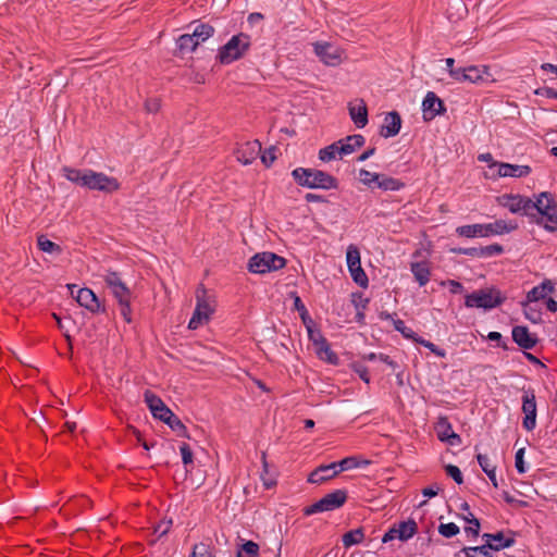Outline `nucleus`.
<instances>
[{"label":"nucleus","instance_id":"2f4dec72","mask_svg":"<svg viewBox=\"0 0 557 557\" xmlns=\"http://www.w3.org/2000/svg\"><path fill=\"white\" fill-rule=\"evenodd\" d=\"M395 527L398 533V540L400 541H407L411 539L417 532V523L413 520L400 522Z\"/></svg>","mask_w":557,"mask_h":557},{"label":"nucleus","instance_id":"b1692460","mask_svg":"<svg viewBox=\"0 0 557 557\" xmlns=\"http://www.w3.org/2000/svg\"><path fill=\"white\" fill-rule=\"evenodd\" d=\"M437 436L442 442H448L450 445H459L461 443L460 436L453 431L446 418H441L437 423Z\"/></svg>","mask_w":557,"mask_h":557},{"label":"nucleus","instance_id":"72a5a7b5","mask_svg":"<svg viewBox=\"0 0 557 557\" xmlns=\"http://www.w3.org/2000/svg\"><path fill=\"white\" fill-rule=\"evenodd\" d=\"M62 171L66 180H69L70 182L75 183L83 187L86 186L87 170L81 171L65 166Z\"/></svg>","mask_w":557,"mask_h":557},{"label":"nucleus","instance_id":"69168bd1","mask_svg":"<svg viewBox=\"0 0 557 557\" xmlns=\"http://www.w3.org/2000/svg\"><path fill=\"white\" fill-rule=\"evenodd\" d=\"M441 284L449 286V289L453 294H458L463 289L462 285L454 280H448L446 282H442Z\"/></svg>","mask_w":557,"mask_h":557},{"label":"nucleus","instance_id":"680f3d73","mask_svg":"<svg viewBox=\"0 0 557 557\" xmlns=\"http://www.w3.org/2000/svg\"><path fill=\"white\" fill-rule=\"evenodd\" d=\"M161 107V103H160V100L157 99V98H153V99H148L146 102H145V109L147 112L149 113H156L159 111Z\"/></svg>","mask_w":557,"mask_h":557},{"label":"nucleus","instance_id":"3c124183","mask_svg":"<svg viewBox=\"0 0 557 557\" xmlns=\"http://www.w3.org/2000/svg\"><path fill=\"white\" fill-rule=\"evenodd\" d=\"M446 473L457 483L461 484L463 482L462 474L460 469L457 466L448 465L446 466Z\"/></svg>","mask_w":557,"mask_h":557},{"label":"nucleus","instance_id":"5701e85b","mask_svg":"<svg viewBox=\"0 0 557 557\" xmlns=\"http://www.w3.org/2000/svg\"><path fill=\"white\" fill-rule=\"evenodd\" d=\"M338 141V148H339V158L344 156L351 154L357 149L362 147L364 145V137L362 135L356 134L347 136L344 139L337 140Z\"/></svg>","mask_w":557,"mask_h":557},{"label":"nucleus","instance_id":"6e6552de","mask_svg":"<svg viewBox=\"0 0 557 557\" xmlns=\"http://www.w3.org/2000/svg\"><path fill=\"white\" fill-rule=\"evenodd\" d=\"M502 302L500 294L495 289H480L466 296L468 308L492 309Z\"/></svg>","mask_w":557,"mask_h":557},{"label":"nucleus","instance_id":"7ed1b4c3","mask_svg":"<svg viewBox=\"0 0 557 557\" xmlns=\"http://www.w3.org/2000/svg\"><path fill=\"white\" fill-rule=\"evenodd\" d=\"M250 45V37L247 34H237L219 49L218 59L222 64H230L243 58Z\"/></svg>","mask_w":557,"mask_h":557},{"label":"nucleus","instance_id":"423d86ee","mask_svg":"<svg viewBox=\"0 0 557 557\" xmlns=\"http://www.w3.org/2000/svg\"><path fill=\"white\" fill-rule=\"evenodd\" d=\"M535 209L542 219L547 220L552 224H557V203L552 194L543 191L531 199L530 212Z\"/></svg>","mask_w":557,"mask_h":557},{"label":"nucleus","instance_id":"c756f323","mask_svg":"<svg viewBox=\"0 0 557 557\" xmlns=\"http://www.w3.org/2000/svg\"><path fill=\"white\" fill-rule=\"evenodd\" d=\"M337 467H339V472L356 468H366L368 467L371 461L368 459H363L358 456H350L342 459L339 462H336Z\"/></svg>","mask_w":557,"mask_h":557},{"label":"nucleus","instance_id":"8fccbe9b","mask_svg":"<svg viewBox=\"0 0 557 557\" xmlns=\"http://www.w3.org/2000/svg\"><path fill=\"white\" fill-rule=\"evenodd\" d=\"M190 557H212L209 546L205 543L195 544Z\"/></svg>","mask_w":557,"mask_h":557},{"label":"nucleus","instance_id":"39448f33","mask_svg":"<svg viewBox=\"0 0 557 557\" xmlns=\"http://www.w3.org/2000/svg\"><path fill=\"white\" fill-rule=\"evenodd\" d=\"M314 54L326 66H338L346 59L345 50L329 41L312 44Z\"/></svg>","mask_w":557,"mask_h":557},{"label":"nucleus","instance_id":"a211bd4d","mask_svg":"<svg viewBox=\"0 0 557 557\" xmlns=\"http://www.w3.org/2000/svg\"><path fill=\"white\" fill-rule=\"evenodd\" d=\"M401 127V117L398 112L392 111L388 112L385 117L384 122L380 129V135L384 138H389L396 136Z\"/></svg>","mask_w":557,"mask_h":557},{"label":"nucleus","instance_id":"774afa93","mask_svg":"<svg viewBox=\"0 0 557 557\" xmlns=\"http://www.w3.org/2000/svg\"><path fill=\"white\" fill-rule=\"evenodd\" d=\"M440 491V486L437 484L435 485H432V486H428L422 490V494L425 496V497H434L437 495Z\"/></svg>","mask_w":557,"mask_h":557},{"label":"nucleus","instance_id":"ea45409f","mask_svg":"<svg viewBox=\"0 0 557 557\" xmlns=\"http://www.w3.org/2000/svg\"><path fill=\"white\" fill-rule=\"evenodd\" d=\"M338 141L336 143H333L332 145L330 146H326L324 148H322L320 151H319V159L323 162H329L333 159H335L336 157H339V148H338Z\"/></svg>","mask_w":557,"mask_h":557},{"label":"nucleus","instance_id":"f3484780","mask_svg":"<svg viewBox=\"0 0 557 557\" xmlns=\"http://www.w3.org/2000/svg\"><path fill=\"white\" fill-rule=\"evenodd\" d=\"M76 300L79 306L86 308L92 313L102 311V306L96 294L89 288H81L77 292Z\"/></svg>","mask_w":557,"mask_h":557},{"label":"nucleus","instance_id":"a878e982","mask_svg":"<svg viewBox=\"0 0 557 557\" xmlns=\"http://www.w3.org/2000/svg\"><path fill=\"white\" fill-rule=\"evenodd\" d=\"M517 228V224L507 223L504 220H497L494 223L483 224L484 237L491 235H503L510 233Z\"/></svg>","mask_w":557,"mask_h":557},{"label":"nucleus","instance_id":"0eeeda50","mask_svg":"<svg viewBox=\"0 0 557 557\" xmlns=\"http://www.w3.org/2000/svg\"><path fill=\"white\" fill-rule=\"evenodd\" d=\"M347 499V493L344 490H336L326 494L317 503L305 508V515H313L315 512L331 511L342 507Z\"/></svg>","mask_w":557,"mask_h":557},{"label":"nucleus","instance_id":"473e14b6","mask_svg":"<svg viewBox=\"0 0 557 557\" xmlns=\"http://www.w3.org/2000/svg\"><path fill=\"white\" fill-rule=\"evenodd\" d=\"M405 184L397 178L392 176H387L385 174L381 175V178L376 185L377 188L384 191H397L400 190Z\"/></svg>","mask_w":557,"mask_h":557},{"label":"nucleus","instance_id":"cd10ccee","mask_svg":"<svg viewBox=\"0 0 557 557\" xmlns=\"http://www.w3.org/2000/svg\"><path fill=\"white\" fill-rule=\"evenodd\" d=\"M410 270L420 286L426 285V283L430 281L431 270L428 262H412Z\"/></svg>","mask_w":557,"mask_h":557},{"label":"nucleus","instance_id":"4d7b16f0","mask_svg":"<svg viewBox=\"0 0 557 557\" xmlns=\"http://www.w3.org/2000/svg\"><path fill=\"white\" fill-rule=\"evenodd\" d=\"M180 451H181L184 465H189L193 462V451L186 443H183L181 445Z\"/></svg>","mask_w":557,"mask_h":557},{"label":"nucleus","instance_id":"2eb2a0df","mask_svg":"<svg viewBox=\"0 0 557 557\" xmlns=\"http://www.w3.org/2000/svg\"><path fill=\"white\" fill-rule=\"evenodd\" d=\"M486 546L492 550H500L503 548L511 547L515 544V536L512 532H509V535L506 536L504 532L497 533H484L482 535Z\"/></svg>","mask_w":557,"mask_h":557},{"label":"nucleus","instance_id":"e2e57ef3","mask_svg":"<svg viewBox=\"0 0 557 557\" xmlns=\"http://www.w3.org/2000/svg\"><path fill=\"white\" fill-rule=\"evenodd\" d=\"M171 525H172V521L169 520V521H162L160 522L156 528H154V532L156 533H159L160 536H163L165 535L170 529H171Z\"/></svg>","mask_w":557,"mask_h":557},{"label":"nucleus","instance_id":"9b49d317","mask_svg":"<svg viewBox=\"0 0 557 557\" xmlns=\"http://www.w3.org/2000/svg\"><path fill=\"white\" fill-rule=\"evenodd\" d=\"M498 203L507 208L511 213L523 212L528 216H533L530 212L531 199L520 195H503L497 199Z\"/></svg>","mask_w":557,"mask_h":557},{"label":"nucleus","instance_id":"bf43d9fd","mask_svg":"<svg viewBox=\"0 0 557 557\" xmlns=\"http://www.w3.org/2000/svg\"><path fill=\"white\" fill-rule=\"evenodd\" d=\"M104 281L107 283V285L111 288V289H114L115 286L120 285L121 283H123L119 275L115 273V272H109L106 276H104Z\"/></svg>","mask_w":557,"mask_h":557},{"label":"nucleus","instance_id":"603ef678","mask_svg":"<svg viewBox=\"0 0 557 557\" xmlns=\"http://www.w3.org/2000/svg\"><path fill=\"white\" fill-rule=\"evenodd\" d=\"M524 448H520L517 450L515 456V467L519 473H524L527 471L524 465Z\"/></svg>","mask_w":557,"mask_h":557},{"label":"nucleus","instance_id":"09e8293b","mask_svg":"<svg viewBox=\"0 0 557 557\" xmlns=\"http://www.w3.org/2000/svg\"><path fill=\"white\" fill-rule=\"evenodd\" d=\"M478 462L481 469L485 472H492V470H496V466L492 462L491 458L484 454L476 455Z\"/></svg>","mask_w":557,"mask_h":557},{"label":"nucleus","instance_id":"c03bdc74","mask_svg":"<svg viewBox=\"0 0 557 557\" xmlns=\"http://www.w3.org/2000/svg\"><path fill=\"white\" fill-rule=\"evenodd\" d=\"M168 424L173 431L177 432L181 436H187L186 426L183 422L172 412V417L166 421H163Z\"/></svg>","mask_w":557,"mask_h":557},{"label":"nucleus","instance_id":"f03ea898","mask_svg":"<svg viewBox=\"0 0 557 557\" xmlns=\"http://www.w3.org/2000/svg\"><path fill=\"white\" fill-rule=\"evenodd\" d=\"M215 299L209 295L203 285L196 289V308L188 323V329L196 330L207 323L215 310Z\"/></svg>","mask_w":557,"mask_h":557},{"label":"nucleus","instance_id":"aec40b11","mask_svg":"<svg viewBox=\"0 0 557 557\" xmlns=\"http://www.w3.org/2000/svg\"><path fill=\"white\" fill-rule=\"evenodd\" d=\"M336 468V462H332L326 466H320L309 474L308 481L313 484H321L327 480H331L339 473V470Z\"/></svg>","mask_w":557,"mask_h":557},{"label":"nucleus","instance_id":"6ab92c4d","mask_svg":"<svg viewBox=\"0 0 557 557\" xmlns=\"http://www.w3.org/2000/svg\"><path fill=\"white\" fill-rule=\"evenodd\" d=\"M350 119L358 128H362L368 123V109L362 99L356 100L348 104Z\"/></svg>","mask_w":557,"mask_h":557},{"label":"nucleus","instance_id":"412c9836","mask_svg":"<svg viewBox=\"0 0 557 557\" xmlns=\"http://www.w3.org/2000/svg\"><path fill=\"white\" fill-rule=\"evenodd\" d=\"M261 152V145L258 140L244 144L236 151V158L244 164H250Z\"/></svg>","mask_w":557,"mask_h":557},{"label":"nucleus","instance_id":"49530a36","mask_svg":"<svg viewBox=\"0 0 557 557\" xmlns=\"http://www.w3.org/2000/svg\"><path fill=\"white\" fill-rule=\"evenodd\" d=\"M111 290L119 302L131 301V292L124 283H121Z\"/></svg>","mask_w":557,"mask_h":557},{"label":"nucleus","instance_id":"f257e3e1","mask_svg":"<svg viewBox=\"0 0 557 557\" xmlns=\"http://www.w3.org/2000/svg\"><path fill=\"white\" fill-rule=\"evenodd\" d=\"M292 175L299 185L308 188L329 190L337 188L338 185L334 176L315 169L298 168Z\"/></svg>","mask_w":557,"mask_h":557},{"label":"nucleus","instance_id":"7c9ffc66","mask_svg":"<svg viewBox=\"0 0 557 557\" xmlns=\"http://www.w3.org/2000/svg\"><path fill=\"white\" fill-rule=\"evenodd\" d=\"M213 34H214V28L211 25L201 23V24H197L194 27L190 36L193 37V39L195 40L197 46H199L201 42L209 39Z\"/></svg>","mask_w":557,"mask_h":557},{"label":"nucleus","instance_id":"0e129e2a","mask_svg":"<svg viewBox=\"0 0 557 557\" xmlns=\"http://www.w3.org/2000/svg\"><path fill=\"white\" fill-rule=\"evenodd\" d=\"M275 159H276V157L274 154V150L273 149H269V150L264 151L263 154L261 156V161L267 166H270L274 162Z\"/></svg>","mask_w":557,"mask_h":557},{"label":"nucleus","instance_id":"ddd939ff","mask_svg":"<svg viewBox=\"0 0 557 557\" xmlns=\"http://www.w3.org/2000/svg\"><path fill=\"white\" fill-rule=\"evenodd\" d=\"M522 411L524 413L523 426L532 431L536 425V400L533 392H524L522 397Z\"/></svg>","mask_w":557,"mask_h":557},{"label":"nucleus","instance_id":"a19ab883","mask_svg":"<svg viewBox=\"0 0 557 557\" xmlns=\"http://www.w3.org/2000/svg\"><path fill=\"white\" fill-rule=\"evenodd\" d=\"M259 545L252 541L245 542L238 549L236 557H258Z\"/></svg>","mask_w":557,"mask_h":557},{"label":"nucleus","instance_id":"c9c22d12","mask_svg":"<svg viewBox=\"0 0 557 557\" xmlns=\"http://www.w3.org/2000/svg\"><path fill=\"white\" fill-rule=\"evenodd\" d=\"M456 233L459 236L467 238H473L476 236L484 237L483 224L462 225L456 228Z\"/></svg>","mask_w":557,"mask_h":557},{"label":"nucleus","instance_id":"de8ad7c7","mask_svg":"<svg viewBox=\"0 0 557 557\" xmlns=\"http://www.w3.org/2000/svg\"><path fill=\"white\" fill-rule=\"evenodd\" d=\"M490 547L486 544L476 547H468L465 548V553L467 557H488L490 556Z\"/></svg>","mask_w":557,"mask_h":557},{"label":"nucleus","instance_id":"58836bf2","mask_svg":"<svg viewBox=\"0 0 557 557\" xmlns=\"http://www.w3.org/2000/svg\"><path fill=\"white\" fill-rule=\"evenodd\" d=\"M177 47L182 53H189L198 47L190 34H184L177 39Z\"/></svg>","mask_w":557,"mask_h":557},{"label":"nucleus","instance_id":"052dcab7","mask_svg":"<svg viewBox=\"0 0 557 557\" xmlns=\"http://www.w3.org/2000/svg\"><path fill=\"white\" fill-rule=\"evenodd\" d=\"M119 305H120V311H121L123 319L127 323H129L132 321V310H131L129 301L119 302Z\"/></svg>","mask_w":557,"mask_h":557},{"label":"nucleus","instance_id":"79ce46f5","mask_svg":"<svg viewBox=\"0 0 557 557\" xmlns=\"http://www.w3.org/2000/svg\"><path fill=\"white\" fill-rule=\"evenodd\" d=\"M37 244H38L39 249L42 250L44 252H48V253H60L61 252V247L59 245H57L55 243L51 242L50 239H48L47 237H45L44 235H40L37 238Z\"/></svg>","mask_w":557,"mask_h":557},{"label":"nucleus","instance_id":"338daca9","mask_svg":"<svg viewBox=\"0 0 557 557\" xmlns=\"http://www.w3.org/2000/svg\"><path fill=\"white\" fill-rule=\"evenodd\" d=\"M354 368L355 371L359 374L360 379L368 384L370 382V376L368 374L367 368L361 364H356Z\"/></svg>","mask_w":557,"mask_h":557},{"label":"nucleus","instance_id":"1a4fd4ad","mask_svg":"<svg viewBox=\"0 0 557 557\" xmlns=\"http://www.w3.org/2000/svg\"><path fill=\"white\" fill-rule=\"evenodd\" d=\"M86 188L103 193H113L120 189V183L116 178L108 176L101 172L87 170Z\"/></svg>","mask_w":557,"mask_h":557},{"label":"nucleus","instance_id":"f704fd0d","mask_svg":"<svg viewBox=\"0 0 557 557\" xmlns=\"http://www.w3.org/2000/svg\"><path fill=\"white\" fill-rule=\"evenodd\" d=\"M62 171L66 180H69L70 182L75 183L83 187L86 186L87 170L81 171L65 166Z\"/></svg>","mask_w":557,"mask_h":557},{"label":"nucleus","instance_id":"4468645a","mask_svg":"<svg viewBox=\"0 0 557 557\" xmlns=\"http://www.w3.org/2000/svg\"><path fill=\"white\" fill-rule=\"evenodd\" d=\"M495 168H497L496 176L498 177H524L531 172V168L529 165L493 162L490 165V169Z\"/></svg>","mask_w":557,"mask_h":557},{"label":"nucleus","instance_id":"4c0bfd02","mask_svg":"<svg viewBox=\"0 0 557 557\" xmlns=\"http://www.w3.org/2000/svg\"><path fill=\"white\" fill-rule=\"evenodd\" d=\"M381 173H374V172H370L368 170H364V169H361L359 170V181L370 187V188H373V187H376L380 178H381Z\"/></svg>","mask_w":557,"mask_h":557},{"label":"nucleus","instance_id":"20e7f679","mask_svg":"<svg viewBox=\"0 0 557 557\" xmlns=\"http://www.w3.org/2000/svg\"><path fill=\"white\" fill-rule=\"evenodd\" d=\"M285 264L286 260L283 257L265 251L251 257L248 262V269L252 273L264 274L281 270Z\"/></svg>","mask_w":557,"mask_h":557},{"label":"nucleus","instance_id":"6e6d98bb","mask_svg":"<svg viewBox=\"0 0 557 557\" xmlns=\"http://www.w3.org/2000/svg\"><path fill=\"white\" fill-rule=\"evenodd\" d=\"M467 71L468 66L466 67H458L450 71V77L458 83L467 82Z\"/></svg>","mask_w":557,"mask_h":557},{"label":"nucleus","instance_id":"5fc2aeb1","mask_svg":"<svg viewBox=\"0 0 557 557\" xmlns=\"http://www.w3.org/2000/svg\"><path fill=\"white\" fill-rule=\"evenodd\" d=\"M481 250H482V257H491L494 255H500L504 251L503 247L498 244H493V245H488L485 247H481Z\"/></svg>","mask_w":557,"mask_h":557},{"label":"nucleus","instance_id":"37998d69","mask_svg":"<svg viewBox=\"0 0 557 557\" xmlns=\"http://www.w3.org/2000/svg\"><path fill=\"white\" fill-rule=\"evenodd\" d=\"M393 324H394V327L399 332L401 333V335L405 337V338H408V339H412L413 342L417 341L418 336L417 334L413 332L412 329L406 326L405 322L403 320H394L393 321Z\"/></svg>","mask_w":557,"mask_h":557},{"label":"nucleus","instance_id":"13d9d810","mask_svg":"<svg viewBox=\"0 0 557 557\" xmlns=\"http://www.w3.org/2000/svg\"><path fill=\"white\" fill-rule=\"evenodd\" d=\"M471 520H469L470 525L465 529L466 533L472 534L473 536H478L480 532V521L472 515Z\"/></svg>","mask_w":557,"mask_h":557},{"label":"nucleus","instance_id":"c85d7f7f","mask_svg":"<svg viewBox=\"0 0 557 557\" xmlns=\"http://www.w3.org/2000/svg\"><path fill=\"white\" fill-rule=\"evenodd\" d=\"M315 352L321 360H325L333 364L337 362V356L332 351L330 345L322 335H319Z\"/></svg>","mask_w":557,"mask_h":557},{"label":"nucleus","instance_id":"bb28decb","mask_svg":"<svg viewBox=\"0 0 557 557\" xmlns=\"http://www.w3.org/2000/svg\"><path fill=\"white\" fill-rule=\"evenodd\" d=\"M554 292H555L554 283L550 280H545L540 285L533 287L527 294V300L529 302L539 301L541 299H544L548 294H552Z\"/></svg>","mask_w":557,"mask_h":557},{"label":"nucleus","instance_id":"393cba45","mask_svg":"<svg viewBox=\"0 0 557 557\" xmlns=\"http://www.w3.org/2000/svg\"><path fill=\"white\" fill-rule=\"evenodd\" d=\"M495 82V78H492L490 66L487 65H470L467 71V82L471 84H479L482 82Z\"/></svg>","mask_w":557,"mask_h":557},{"label":"nucleus","instance_id":"e433bc0d","mask_svg":"<svg viewBox=\"0 0 557 557\" xmlns=\"http://www.w3.org/2000/svg\"><path fill=\"white\" fill-rule=\"evenodd\" d=\"M364 533L363 529L358 528L355 530H351L343 535V544L346 548L359 544L363 541Z\"/></svg>","mask_w":557,"mask_h":557},{"label":"nucleus","instance_id":"dca6fc26","mask_svg":"<svg viewBox=\"0 0 557 557\" xmlns=\"http://www.w3.org/2000/svg\"><path fill=\"white\" fill-rule=\"evenodd\" d=\"M422 110L424 121H431L445 108L443 101L434 92L429 91L422 102Z\"/></svg>","mask_w":557,"mask_h":557},{"label":"nucleus","instance_id":"f8f14e48","mask_svg":"<svg viewBox=\"0 0 557 557\" xmlns=\"http://www.w3.org/2000/svg\"><path fill=\"white\" fill-rule=\"evenodd\" d=\"M144 399L153 418L163 422L172 417V410L151 391H146L144 393Z\"/></svg>","mask_w":557,"mask_h":557},{"label":"nucleus","instance_id":"9d476101","mask_svg":"<svg viewBox=\"0 0 557 557\" xmlns=\"http://www.w3.org/2000/svg\"><path fill=\"white\" fill-rule=\"evenodd\" d=\"M346 261L354 282L361 287H366L368 285V276L361 268L360 251L357 246H348Z\"/></svg>","mask_w":557,"mask_h":557},{"label":"nucleus","instance_id":"a18cd8bd","mask_svg":"<svg viewBox=\"0 0 557 557\" xmlns=\"http://www.w3.org/2000/svg\"><path fill=\"white\" fill-rule=\"evenodd\" d=\"M438 533L444 537H453L459 533V527L454 523H442L438 527Z\"/></svg>","mask_w":557,"mask_h":557},{"label":"nucleus","instance_id":"4be33fe9","mask_svg":"<svg viewBox=\"0 0 557 557\" xmlns=\"http://www.w3.org/2000/svg\"><path fill=\"white\" fill-rule=\"evenodd\" d=\"M512 339L523 349H532L537 342L535 335L531 334L527 326H515L512 329Z\"/></svg>","mask_w":557,"mask_h":557},{"label":"nucleus","instance_id":"864d4df0","mask_svg":"<svg viewBox=\"0 0 557 557\" xmlns=\"http://www.w3.org/2000/svg\"><path fill=\"white\" fill-rule=\"evenodd\" d=\"M262 466H263V473L261 475V479L263 481V485L267 488H271L272 486H274L276 484V482L274 479H265V474H268V471H269V469H268L269 465H268V461L265 458V453H262Z\"/></svg>","mask_w":557,"mask_h":557}]
</instances>
